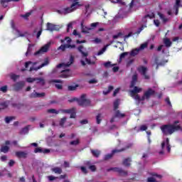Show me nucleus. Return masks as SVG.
Masks as SVG:
<instances>
[{"instance_id":"obj_12","label":"nucleus","mask_w":182,"mask_h":182,"mask_svg":"<svg viewBox=\"0 0 182 182\" xmlns=\"http://www.w3.org/2000/svg\"><path fill=\"white\" fill-rule=\"evenodd\" d=\"M11 26L13 29H15L16 30V32L17 33V37L18 38H23V36H26V33H21V31H19V30L16 29L15 28V23H14V21H11Z\"/></svg>"},{"instance_id":"obj_13","label":"nucleus","mask_w":182,"mask_h":182,"mask_svg":"<svg viewBox=\"0 0 182 182\" xmlns=\"http://www.w3.org/2000/svg\"><path fill=\"white\" fill-rule=\"evenodd\" d=\"M84 23L85 20H82L80 23L81 32H82V33H89V31H92V28L85 26Z\"/></svg>"},{"instance_id":"obj_6","label":"nucleus","mask_w":182,"mask_h":182,"mask_svg":"<svg viewBox=\"0 0 182 182\" xmlns=\"http://www.w3.org/2000/svg\"><path fill=\"white\" fill-rule=\"evenodd\" d=\"M53 41H50L48 43L45 44L39 50L36 51L34 55L38 56L39 55H43V53H46L48 50H49V48H50L51 45H53Z\"/></svg>"},{"instance_id":"obj_38","label":"nucleus","mask_w":182,"mask_h":182,"mask_svg":"<svg viewBox=\"0 0 182 182\" xmlns=\"http://www.w3.org/2000/svg\"><path fill=\"white\" fill-rule=\"evenodd\" d=\"M48 113H51L53 114H59V111L55 109H50L47 110Z\"/></svg>"},{"instance_id":"obj_28","label":"nucleus","mask_w":182,"mask_h":182,"mask_svg":"<svg viewBox=\"0 0 182 182\" xmlns=\"http://www.w3.org/2000/svg\"><path fill=\"white\" fill-rule=\"evenodd\" d=\"M35 82H36V83H41L42 85H45V80L42 77H36Z\"/></svg>"},{"instance_id":"obj_48","label":"nucleus","mask_w":182,"mask_h":182,"mask_svg":"<svg viewBox=\"0 0 182 182\" xmlns=\"http://www.w3.org/2000/svg\"><path fill=\"white\" fill-rule=\"evenodd\" d=\"M65 123H66V117H63V118H62L60 119V126L63 127V125L65 124Z\"/></svg>"},{"instance_id":"obj_11","label":"nucleus","mask_w":182,"mask_h":182,"mask_svg":"<svg viewBox=\"0 0 182 182\" xmlns=\"http://www.w3.org/2000/svg\"><path fill=\"white\" fill-rule=\"evenodd\" d=\"M124 150H126V149H122L119 150L114 149L112 151V154H108L105 156L104 160H110V159H112V157H113V154H114V153H120V151H124Z\"/></svg>"},{"instance_id":"obj_24","label":"nucleus","mask_w":182,"mask_h":182,"mask_svg":"<svg viewBox=\"0 0 182 182\" xmlns=\"http://www.w3.org/2000/svg\"><path fill=\"white\" fill-rule=\"evenodd\" d=\"M91 153L94 157H99L100 156V151L97 149H91Z\"/></svg>"},{"instance_id":"obj_32","label":"nucleus","mask_w":182,"mask_h":182,"mask_svg":"<svg viewBox=\"0 0 182 182\" xmlns=\"http://www.w3.org/2000/svg\"><path fill=\"white\" fill-rule=\"evenodd\" d=\"M80 140L79 139H75L74 141H71L70 142V144L71 146H77L78 144H80Z\"/></svg>"},{"instance_id":"obj_34","label":"nucleus","mask_w":182,"mask_h":182,"mask_svg":"<svg viewBox=\"0 0 182 182\" xmlns=\"http://www.w3.org/2000/svg\"><path fill=\"white\" fill-rule=\"evenodd\" d=\"M119 105H120V100H117L114 102V109L117 110L119 109Z\"/></svg>"},{"instance_id":"obj_2","label":"nucleus","mask_w":182,"mask_h":182,"mask_svg":"<svg viewBox=\"0 0 182 182\" xmlns=\"http://www.w3.org/2000/svg\"><path fill=\"white\" fill-rule=\"evenodd\" d=\"M178 123H180L179 121H175L172 124L163 125L162 127H161V129L164 134L166 135L173 134V133H174L175 132H178V130L182 132L181 126H180Z\"/></svg>"},{"instance_id":"obj_4","label":"nucleus","mask_w":182,"mask_h":182,"mask_svg":"<svg viewBox=\"0 0 182 182\" xmlns=\"http://www.w3.org/2000/svg\"><path fill=\"white\" fill-rule=\"evenodd\" d=\"M77 6H80L79 2L73 3L70 7L58 10L57 12L58 14H60V15H68V14H70V12H73V11H75Z\"/></svg>"},{"instance_id":"obj_33","label":"nucleus","mask_w":182,"mask_h":182,"mask_svg":"<svg viewBox=\"0 0 182 182\" xmlns=\"http://www.w3.org/2000/svg\"><path fill=\"white\" fill-rule=\"evenodd\" d=\"M9 2H11V0H1V4L4 8H6V6H8Z\"/></svg>"},{"instance_id":"obj_54","label":"nucleus","mask_w":182,"mask_h":182,"mask_svg":"<svg viewBox=\"0 0 182 182\" xmlns=\"http://www.w3.org/2000/svg\"><path fill=\"white\" fill-rule=\"evenodd\" d=\"M49 181H53V180H56V178H59L58 177H55L53 176H48Z\"/></svg>"},{"instance_id":"obj_61","label":"nucleus","mask_w":182,"mask_h":182,"mask_svg":"<svg viewBox=\"0 0 182 182\" xmlns=\"http://www.w3.org/2000/svg\"><path fill=\"white\" fill-rule=\"evenodd\" d=\"M73 26V24L72 23H68V28H67V32H70V29L72 28Z\"/></svg>"},{"instance_id":"obj_14","label":"nucleus","mask_w":182,"mask_h":182,"mask_svg":"<svg viewBox=\"0 0 182 182\" xmlns=\"http://www.w3.org/2000/svg\"><path fill=\"white\" fill-rule=\"evenodd\" d=\"M139 72L144 76V79L149 80L150 79V76L147 75V68L146 67H141L139 68Z\"/></svg>"},{"instance_id":"obj_56","label":"nucleus","mask_w":182,"mask_h":182,"mask_svg":"<svg viewBox=\"0 0 182 182\" xmlns=\"http://www.w3.org/2000/svg\"><path fill=\"white\" fill-rule=\"evenodd\" d=\"M148 182H159L156 180V178L154 177H150L148 178Z\"/></svg>"},{"instance_id":"obj_21","label":"nucleus","mask_w":182,"mask_h":182,"mask_svg":"<svg viewBox=\"0 0 182 182\" xmlns=\"http://www.w3.org/2000/svg\"><path fill=\"white\" fill-rule=\"evenodd\" d=\"M136 82H137V74H134L132 76V80L131 82L130 87H134Z\"/></svg>"},{"instance_id":"obj_35","label":"nucleus","mask_w":182,"mask_h":182,"mask_svg":"<svg viewBox=\"0 0 182 182\" xmlns=\"http://www.w3.org/2000/svg\"><path fill=\"white\" fill-rule=\"evenodd\" d=\"M65 41H66L67 45H70V42H72L70 37H65V40H60V43H63Z\"/></svg>"},{"instance_id":"obj_41","label":"nucleus","mask_w":182,"mask_h":182,"mask_svg":"<svg viewBox=\"0 0 182 182\" xmlns=\"http://www.w3.org/2000/svg\"><path fill=\"white\" fill-rule=\"evenodd\" d=\"M97 124H100V122H102V114H98L96 117Z\"/></svg>"},{"instance_id":"obj_51","label":"nucleus","mask_w":182,"mask_h":182,"mask_svg":"<svg viewBox=\"0 0 182 182\" xmlns=\"http://www.w3.org/2000/svg\"><path fill=\"white\" fill-rule=\"evenodd\" d=\"M6 90H8V87L6 85L0 87V91L3 92L4 93H6Z\"/></svg>"},{"instance_id":"obj_47","label":"nucleus","mask_w":182,"mask_h":182,"mask_svg":"<svg viewBox=\"0 0 182 182\" xmlns=\"http://www.w3.org/2000/svg\"><path fill=\"white\" fill-rule=\"evenodd\" d=\"M35 80H36V77L26 78V82H28V83H33V82H35Z\"/></svg>"},{"instance_id":"obj_27","label":"nucleus","mask_w":182,"mask_h":182,"mask_svg":"<svg viewBox=\"0 0 182 182\" xmlns=\"http://www.w3.org/2000/svg\"><path fill=\"white\" fill-rule=\"evenodd\" d=\"M127 55H129V53L125 52V53H122L120 55H119V59L118 60L119 63H120L122 62V60L123 59H124V58H126V56H127Z\"/></svg>"},{"instance_id":"obj_45","label":"nucleus","mask_w":182,"mask_h":182,"mask_svg":"<svg viewBox=\"0 0 182 182\" xmlns=\"http://www.w3.org/2000/svg\"><path fill=\"white\" fill-rule=\"evenodd\" d=\"M10 77H11V79H12V80H14V82H15V80H16V79H19V75H16L15 74H11V75H10Z\"/></svg>"},{"instance_id":"obj_3","label":"nucleus","mask_w":182,"mask_h":182,"mask_svg":"<svg viewBox=\"0 0 182 182\" xmlns=\"http://www.w3.org/2000/svg\"><path fill=\"white\" fill-rule=\"evenodd\" d=\"M72 63H73V57L70 58V61L68 63H60L56 66L57 69H60V68L64 69V70H61L60 77H63V78L65 79L66 77H69L70 76V75H71L70 70L66 69V68H69V66L71 65Z\"/></svg>"},{"instance_id":"obj_60","label":"nucleus","mask_w":182,"mask_h":182,"mask_svg":"<svg viewBox=\"0 0 182 182\" xmlns=\"http://www.w3.org/2000/svg\"><path fill=\"white\" fill-rule=\"evenodd\" d=\"M41 35H42V28H40V31L37 33V39H39L41 38Z\"/></svg>"},{"instance_id":"obj_9","label":"nucleus","mask_w":182,"mask_h":182,"mask_svg":"<svg viewBox=\"0 0 182 182\" xmlns=\"http://www.w3.org/2000/svg\"><path fill=\"white\" fill-rule=\"evenodd\" d=\"M60 112L62 113H65V114H70V119H75V117H76L75 108H70L68 109H61Z\"/></svg>"},{"instance_id":"obj_44","label":"nucleus","mask_w":182,"mask_h":182,"mask_svg":"<svg viewBox=\"0 0 182 182\" xmlns=\"http://www.w3.org/2000/svg\"><path fill=\"white\" fill-rule=\"evenodd\" d=\"M34 153H43V149L42 147H37L35 149Z\"/></svg>"},{"instance_id":"obj_52","label":"nucleus","mask_w":182,"mask_h":182,"mask_svg":"<svg viewBox=\"0 0 182 182\" xmlns=\"http://www.w3.org/2000/svg\"><path fill=\"white\" fill-rule=\"evenodd\" d=\"M31 12H28L26 14L21 15L22 18H24V19H28V18H29V16H31Z\"/></svg>"},{"instance_id":"obj_15","label":"nucleus","mask_w":182,"mask_h":182,"mask_svg":"<svg viewBox=\"0 0 182 182\" xmlns=\"http://www.w3.org/2000/svg\"><path fill=\"white\" fill-rule=\"evenodd\" d=\"M44 96H45V92L39 93V92H36V91H33L30 95V97H31L32 99H35L36 97H44Z\"/></svg>"},{"instance_id":"obj_18","label":"nucleus","mask_w":182,"mask_h":182,"mask_svg":"<svg viewBox=\"0 0 182 182\" xmlns=\"http://www.w3.org/2000/svg\"><path fill=\"white\" fill-rule=\"evenodd\" d=\"M23 86H25V82H16L14 85V89L15 90H21V89H22V87H23Z\"/></svg>"},{"instance_id":"obj_16","label":"nucleus","mask_w":182,"mask_h":182,"mask_svg":"<svg viewBox=\"0 0 182 182\" xmlns=\"http://www.w3.org/2000/svg\"><path fill=\"white\" fill-rule=\"evenodd\" d=\"M48 65H49V60H46L44 61L43 63H42L40 66H38V68H30V72H32V70H38V69H41V68H43L45 66H48Z\"/></svg>"},{"instance_id":"obj_23","label":"nucleus","mask_w":182,"mask_h":182,"mask_svg":"<svg viewBox=\"0 0 182 182\" xmlns=\"http://www.w3.org/2000/svg\"><path fill=\"white\" fill-rule=\"evenodd\" d=\"M158 15H159L160 19H161L163 21L164 23L168 22V18H166V16H164V14H163L160 12H158Z\"/></svg>"},{"instance_id":"obj_22","label":"nucleus","mask_w":182,"mask_h":182,"mask_svg":"<svg viewBox=\"0 0 182 182\" xmlns=\"http://www.w3.org/2000/svg\"><path fill=\"white\" fill-rule=\"evenodd\" d=\"M51 171H53L55 174H62V168L55 167L51 169Z\"/></svg>"},{"instance_id":"obj_37","label":"nucleus","mask_w":182,"mask_h":182,"mask_svg":"<svg viewBox=\"0 0 182 182\" xmlns=\"http://www.w3.org/2000/svg\"><path fill=\"white\" fill-rule=\"evenodd\" d=\"M149 43H144L142 44H141L140 47L138 48L139 50H144V49H146V48H147Z\"/></svg>"},{"instance_id":"obj_29","label":"nucleus","mask_w":182,"mask_h":182,"mask_svg":"<svg viewBox=\"0 0 182 182\" xmlns=\"http://www.w3.org/2000/svg\"><path fill=\"white\" fill-rule=\"evenodd\" d=\"M114 116L115 117L122 118V117H124L125 115L124 114L121 113L120 111L115 110Z\"/></svg>"},{"instance_id":"obj_1","label":"nucleus","mask_w":182,"mask_h":182,"mask_svg":"<svg viewBox=\"0 0 182 182\" xmlns=\"http://www.w3.org/2000/svg\"><path fill=\"white\" fill-rule=\"evenodd\" d=\"M141 90H143L141 88L135 86L134 87V90L130 91V96L133 97L135 100H136L138 103H140V102L146 99H150V97L154 95V90L149 88L148 90L144 92V96L142 97H140V96H139L137 93H140Z\"/></svg>"},{"instance_id":"obj_19","label":"nucleus","mask_w":182,"mask_h":182,"mask_svg":"<svg viewBox=\"0 0 182 182\" xmlns=\"http://www.w3.org/2000/svg\"><path fill=\"white\" fill-rule=\"evenodd\" d=\"M111 170H112V171L119 173V174H127V173H126L124 171H122L120 168H111L108 169V171H111Z\"/></svg>"},{"instance_id":"obj_58","label":"nucleus","mask_w":182,"mask_h":182,"mask_svg":"<svg viewBox=\"0 0 182 182\" xmlns=\"http://www.w3.org/2000/svg\"><path fill=\"white\" fill-rule=\"evenodd\" d=\"M140 130L141 132H144L145 130H147V126L146 125H141L140 127Z\"/></svg>"},{"instance_id":"obj_40","label":"nucleus","mask_w":182,"mask_h":182,"mask_svg":"<svg viewBox=\"0 0 182 182\" xmlns=\"http://www.w3.org/2000/svg\"><path fill=\"white\" fill-rule=\"evenodd\" d=\"M181 1L180 0H176V5H175V8L176 9V15H177V14H178V8L180 6V3Z\"/></svg>"},{"instance_id":"obj_5","label":"nucleus","mask_w":182,"mask_h":182,"mask_svg":"<svg viewBox=\"0 0 182 182\" xmlns=\"http://www.w3.org/2000/svg\"><path fill=\"white\" fill-rule=\"evenodd\" d=\"M77 49H78L79 52L81 53L82 59H85V60L86 63H87V65H94L95 64L94 62L90 61V60L89 58H87L89 53L86 50V48H85V47H83V46H80L77 48Z\"/></svg>"},{"instance_id":"obj_62","label":"nucleus","mask_w":182,"mask_h":182,"mask_svg":"<svg viewBox=\"0 0 182 182\" xmlns=\"http://www.w3.org/2000/svg\"><path fill=\"white\" fill-rule=\"evenodd\" d=\"M1 105L2 106L1 109H6V107H8V103H6V102H4Z\"/></svg>"},{"instance_id":"obj_25","label":"nucleus","mask_w":182,"mask_h":182,"mask_svg":"<svg viewBox=\"0 0 182 182\" xmlns=\"http://www.w3.org/2000/svg\"><path fill=\"white\" fill-rule=\"evenodd\" d=\"M132 162V159L130 158L125 159L123 161L124 166L126 167L130 166V163Z\"/></svg>"},{"instance_id":"obj_59","label":"nucleus","mask_w":182,"mask_h":182,"mask_svg":"<svg viewBox=\"0 0 182 182\" xmlns=\"http://www.w3.org/2000/svg\"><path fill=\"white\" fill-rule=\"evenodd\" d=\"M88 82H89L90 85H92V84H95V83H97V80H96V79H92V80H89Z\"/></svg>"},{"instance_id":"obj_17","label":"nucleus","mask_w":182,"mask_h":182,"mask_svg":"<svg viewBox=\"0 0 182 182\" xmlns=\"http://www.w3.org/2000/svg\"><path fill=\"white\" fill-rule=\"evenodd\" d=\"M16 156L19 159H26L28 157V153L25 151H17L16 152Z\"/></svg>"},{"instance_id":"obj_42","label":"nucleus","mask_w":182,"mask_h":182,"mask_svg":"<svg viewBox=\"0 0 182 182\" xmlns=\"http://www.w3.org/2000/svg\"><path fill=\"white\" fill-rule=\"evenodd\" d=\"M28 132H29V128H28V127H26L21 130V134H27Z\"/></svg>"},{"instance_id":"obj_7","label":"nucleus","mask_w":182,"mask_h":182,"mask_svg":"<svg viewBox=\"0 0 182 182\" xmlns=\"http://www.w3.org/2000/svg\"><path fill=\"white\" fill-rule=\"evenodd\" d=\"M161 151H159V154H164V151L170 153L171 151V147L170 146L169 139L167 138L161 143Z\"/></svg>"},{"instance_id":"obj_50","label":"nucleus","mask_w":182,"mask_h":182,"mask_svg":"<svg viewBox=\"0 0 182 182\" xmlns=\"http://www.w3.org/2000/svg\"><path fill=\"white\" fill-rule=\"evenodd\" d=\"M162 53H164L166 56H168V49L167 48V47L164 46L162 50Z\"/></svg>"},{"instance_id":"obj_64","label":"nucleus","mask_w":182,"mask_h":182,"mask_svg":"<svg viewBox=\"0 0 182 182\" xmlns=\"http://www.w3.org/2000/svg\"><path fill=\"white\" fill-rule=\"evenodd\" d=\"M89 168H90V170H91V171H96L95 166H90Z\"/></svg>"},{"instance_id":"obj_53","label":"nucleus","mask_w":182,"mask_h":182,"mask_svg":"<svg viewBox=\"0 0 182 182\" xmlns=\"http://www.w3.org/2000/svg\"><path fill=\"white\" fill-rule=\"evenodd\" d=\"M76 87H77V86L70 85V86H68V89L70 91H73V90H76Z\"/></svg>"},{"instance_id":"obj_31","label":"nucleus","mask_w":182,"mask_h":182,"mask_svg":"<svg viewBox=\"0 0 182 182\" xmlns=\"http://www.w3.org/2000/svg\"><path fill=\"white\" fill-rule=\"evenodd\" d=\"M139 52H140V50L138 48H135L134 50H132L130 53V55L131 56H136V55H137L139 53Z\"/></svg>"},{"instance_id":"obj_49","label":"nucleus","mask_w":182,"mask_h":182,"mask_svg":"<svg viewBox=\"0 0 182 182\" xmlns=\"http://www.w3.org/2000/svg\"><path fill=\"white\" fill-rule=\"evenodd\" d=\"M105 52H106V47H104L102 50H100L97 55V56H100V55H103Z\"/></svg>"},{"instance_id":"obj_8","label":"nucleus","mask_w":182,"mask_h":182,"mask_svg":"<svg viewBox=\"0 0 182 182\" xmlns=\"http://www.w3.org/2000/svg\"><path fill=\"white\" fill-rule=\"evenodd\" d=\"M74 100H77L79 106H82V107L90 106V100L86 99V95H82L80 99H74Z\"/></svg>"},{"instance_id":"obj_36","label":"nucleus","mask_w":182,"mask_h":182,"mask_svg":"<svg viewBox=\"0 0 182 182\" xmlns=\"http://www.w3.org/2000/svg\"><path fill=\"white\" fill-rule=\"evenodd\" d=\"M12 120H15V117H6L5 118V122L7 124L11 123V122H12Z\"/></svg>"},{"instance_id":"obj_39","label":"nucleus","mask_w":182,"mask_h":182,"mask_svg":"<svg viewBox=\"0 0 182 182\" xmlns=\"http://www.w3.org/2000/svg\"><path fill=\"white\" fill-rule=\"evenodd\" d=\"M114 87L113 86L110 85L109 87H108V90H105L103 91V95H109V93H110V92H112V90H113Z\"/></svg>"},{"instance_id":"obj_55","label":"nucleus","mask_w":182,"mask_h":182,"mask_svg":"<svg viewBox=\"0 0 182 182\" xmlns=\"http://www.w3.org/2000/svg\"><path fill=\"white\" fill-rule=\"evenodd\" d=\"M73 35H74L75 36H77V38H81L80 33H78L77 31L76 30L73 31Z\"/></svg>"},{"instance_id":"obj_43","label":"nucleus","mask_w":182,"mask_h":182,"mask_svg":"<svg viewBox=\"0 0 182 182\" xmlns=\"http://www.w3.org/2000/svg\"><path fill=\"white\" fill-rule=\"evenodd\" d=\"M123 36V33H118L117 34H115L112 36L113 39H119V38H122Z\"/></svg>"},{"instance_id":"obj_46","label":"nucleus","mask_w":182,"mask_h":182,"mask_svg":"<svg viewBox=\"0 0 182 182\" xmlns=\"http://www.w3.org/2000/svg\"><path fill=\"white\" fill-rule=\"evenodd\" d=\"M104 66H105V68H112V67L114 66V65H112V62L108 61V62H107V63H105L104 64Z\"/></svg>"},{"instance_id":"obj_26","label":"nucleus","mask_w":182,"mask_h":182,"mask_svg":"<svg viewBox=\"0 0 182 182\" xmlns=\"http://www.w3.org/2000/svg\"><path fill=\"white\" fill-rule=\"evenodd\" d=\"M164 43L166 48H170V46H171V41L168 38L164 39Z\"/></svg>"},{"instance_id":"obj_57","label":"nucleus","mask_w":182,"mask_h":182,"mask_svg":"<svg viewBox=\"0 0 182 182\" xmlns=\"http://www.w3.org/2000/svg\"><path fill=\"white\" fill-rule=\"evenodd\" d=\"M133 35V33L130 32L128 35L124 36V41H126V39H129L130 36Z\"/></svg>"},{"instance_id":"obj_20","label":"nucleus","mask_w":182,"mask_h":182,"mask_svg":"<svg viewBox=\"0 0 182 182\" xmlns=\"http://www.w3.org/2000/svg\"><path fill=\"white\" fill-rule=\"evenodd\" d=\"M47 31H50L51 32L53 31H56V26L53 25L50 23H47Z\"/></svg>"},{"instance_id":"obj_30","label":"nucleus","mask_w":182,"mask_h":182,"mask_svg":"<svg viewBox=\"0 0 182 182\" xmlns=\"http://www.w3.org/2000/svg\"><path fill=\"white\" fill-rule=\"evenodd\" d=\"M0 151H1V153H8L9 151V146H1Z\"/></svg>"},{"instance_id":"obj_63","label":"nucleus","mask_w":182,"mask_h":182,"mask_svg":"<svg viewBox=\"0 0 182 182\" xmlns=\"http://www.w3.org/2000/svg\"><path fill=\"white\" fill-rule=\"evenodd\" d=\"M154 23L156 26H160V21H159V20H154Z\"/></svg>"},{"instance_id":"obj_10","label":"nucleus","mask_w":182,"mask_h":182,"mask_svg":"<svg viewBox=\"0 0 182 182\" xmlns=\"http://www.w3.org/2000/svg\"><path fill=\"white\" fill-rule=\"evenodd\" d=\"M75 48H76V46L75 45L64 44L58 47V50H63V52H64L66 49H75Z\"/></svg>"}]
</instances>
